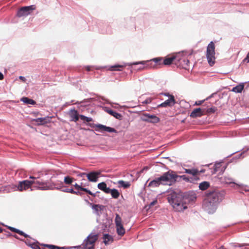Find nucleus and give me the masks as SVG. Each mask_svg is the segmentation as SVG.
Masks as SVG:
<instances>
[{
    "label": "nucleus",
    "instance_id": "423d86ee",
    "mask_svg": "<svg viewBox=\"0 0 249 249\" xmlns=\"http://www.w3.org/2000/svg\"><path fill=\"white\" fill-rule=\"evenodd\" d=\"M215 45L213 42L211 41L208 44L206 51V57L208 60V62L211 66L215 63Z\"/></svg>",
    "mask_w": 249,
    "mask_h": 249
},
{
    "label": "nucleus",
    "instance_id": "a878e982",
    "mask_svg": "<svg viewBox=\"0 0 249 249\" xmlns=\"http://www.w3.org/2000/svg\"><path fill=\"white\" fill-rule=\"evenodd\" d=\"M210 186V183L208 181H203L199 185L200 190L204 191L207 190Z\"/></svg>",
    "mask_w": 249,
    "mask_h": 249
},
{
    "label": "nucleus",
    "instance_id": "cd10ccee",
    "mask_svg": "<svg viewBox=\"0 0 249 249\" xmlns=\"http://www.w3.org/2000/svg\"><path fill=\"white\" fill-rule=\"evenodd\" d=\"M35 121L38 124H44L49 121L48 118H39L35 120Z\"/></svg>",
    "mask_w": 249,
    "mask_h": 249
},
{
    "label": "nucleus",
    "instance_id": "8fccbe9b",
    "mask_svg": "<svg viewBox=\"0 0 249 249\" xmlns=\"http://www.w3.org/2000/svg\"><path fill=\"white\" fill-rule=\"evenodd\" d=\"M217 249H226L223 246H221Z\"/></svg>",
    "mask_w": 249,
    "mask_h": 249
},
{
    "label": "nucleus",
    "instance_id": "dca6fc26",
    "mask_svg": "<svg viewBox=\"0 0 249 249\" xmlns=\"http://www.w3.org/2000/svg\"><path fill=\"white\" fill-rule=\"evenodd\" d=\"M100 173L91 172L89 174L83 173V175H86L88 180L91 182H96L98 181Z\"/></svg>",
    "mask_w": 249,
    "mask_h": 249
},
{
    "label": "nucleus",
    "instance_id": "37998d69",
    "mask_svg": "<svg viewBox=\"0 0 249 249\" xmlns=\"http://www.w3.org/2000/svg\"><path fill=\"white\" fill-rule=\"evenodd\" d=\"M4 78V76L3 74L0 72V80H3Z\"/></svg>",
    "mask_w": 249,
    "mask_h": 249
},
{
    "label": "nucleus",
    "instance_id": "aec40b11",
    "mask_svg": "<svg viewBox=\"0 0 249 249\" xmlns=\"http://www.w3.org/2000/svg\"><path fill=\"white\" fill-rule=\"evenodd\" d=\"M98 188L103 191L104 192H105L106 194H109V188L107 187V184L105 182H102L101 183H99L98 184Z\"/></svg>",
    "mask_w": 249,
    "mask_h": 249
},
{
    "label": "nucleus",
    "instance_id": "b1692460",
    "mask_svg": "<svg viewBox=\"0 0 249 249\" xmlns=\"http://www.w3.org/2000/svg\"><path fill=\"white\" fill-rule=\"evenodd\" d=\"M109 194L111 195V196L113 198L117 199L120 196V193L117 189H111L109 188Z\"/></svg>",
    "mask_w": 249,
    "mask_h": 249
},
{
    "label": "nucleus",
    "instance_id": "49530a36",
    "mask_svg": "<svg viewBox=\"0 0 249 249\" xmlns=\"http://www.w3.org/2000/svg\"><path fill=\"white\" fill-rule=\"evenodd\" d=\"M86 69L87 71H90V67L89 66H87L86 67Z\"/></svg>",
    "mask_w": 249,
    "mask_h": 249
},
{
    "label": "nucleus",
    "instance_id": "2f4dec72",
    "mask_svg": "<svg viewBox=\"0 0 249 249\" xmlns=\"http://www.w3.org/2000/svg\"><path fill=\"white\" fill-rule=\"evenodd\" d=\"M92 208L96 212L99 211H101L103 209V206L99 204H93L92 203H89Z\"/></svg>",
    "mask_w": 249,
    "mask_h": 249
},
{
    "label": "nucleus",
    "instance_id": "9b49d317",
    "mask_svg": "<svg viewBox=\"0 0 249 249\" xmlns=\"http://www.w3.org/2000/svg\"><path fill=\"white\" fill-rule=\"evenodd\" d=\"M180 54H177L175 55L172 56L171 57L165 58L164 59L162 58L160 65L163 64L164 65H169L173 62H174L176 65L178 64L177 60H180Z\"/></svg>",
    "mask_w": 249,
    "mask_h": 249
},
{
    "label": "nucleus",
    "instance_id": "a19ab883",
    "mask_svg": "<svg viewBox=\"0 0 249 249\" xmlns=\"http://www.w3.org/2000/svg\"><path fill=\"white\" fill-rule=\"evenodd\" d=\"M203 102H204V100L198 101L196 102L195 105H196V106H200L203 103Z\"/></svg>",
    "mask_w": 249,
    "mask_h": 249
},
{
    "label": "nucleus",
    "instance_id": "39448f33",
    "mask_svg": "<svg viewBox=\"0 0 249 249\" xmlns=\"http://www.w3.org/2000/svg\"><path fill=\"white\" fill-rule=\"evenodd\" d=\"M162 60V57H157L148 61H142L137 62H134L133 63L129 64L128 65L131 66L132 65H135L138 64L144 65V66L142 68H140L141 70L143 69L154 68H156L157 65H160Z\"/></svg>",
    "mask_w": 249,
    "mask_h": 249
},
{
    "label": "nucleus",
    "instance_id": "72a5a7b5",
    "mask_svg": "<svg viewBox=\"0 0 249 249\" xmlns=\"http://www.w3.org/2000/svg\"><path fill=\"white\" fill-rule=\"evenodd\" d=\"M125 65H116L112 66H111L110 68V70L111 71H120L119 68H123L124 67Z\"/></svg>",
    "mask_w": 249,
    "mask_h": 249
},
{
    "label": "nucleus",
    "instance_id": "a18cd8bd",
    "mask_svg": "<svg viewBox=\"0 0 249 249\" xmlns=\"http://www.w3.org/2000/svg\"><path fill=\"white\" fill-rule=\"evenodd\" d=\"M19 79L21 80H22L23 81H25V78L23 76H19Z\"/></svg>",
    "mask_w": 249,
    "mask_h": 249
},
{
    "label": "nucleus",
    "instance_id": "5701e85b",
    "mask_svg": "<svg viewBox=\"0 0 249 249\" xmlns=\"http://www.w3.org/2000/svg\"><path fill=\"white\" fill-rule=\"evenodd\" d=\"M244 88V84H240L235 87H233L231 90L232 91L236 93H241Z\"/></svg>",
    "mask_w": 249,
    "mask_h": 249
},
{
    "label": "nucleus",
    "instance_id": "de8ad7c7",
    "mask_svg": "<svg viewBox=\"0 0 249 249\" xmlns=\"http://www.w3.org/2000/svg\"><path fill=\"white\" fill-rule=\"evenodd\" d=\"M243 246H249V244H244L243 245H239L238 246L240 247H242Z\"/></svg>",
    "mask_w": 249,
    "mask_h": 249
},
{
    "label": "nucleus",
    "instance_id": "1a4fd4ad",
    "mask_svg": "<svg viewBox=\"0 0 249 249\" xmlns=\"http://www.w3.org/2000/svg\"><path fill=\"white\" fill-rule=\"evenodd\" d=\"M115 222L118 234L120 236L124 235L125 233V229L122 224V218L118 214H116Z\"/></svg>",
    "mask_w": 249,
    "mask_h": 249
},
{
    "label": "nucleus",
    "instance_id": "393cba45",
    "mask_svg": "<svg viewBox=\"0 0 249 249\" xmlns=\"http://www.w3.org/2000/svg\"><path fill=\"white\" fill-rule=\"evenodd\" d=\"M161 184L160 180H159V178L151 181L149 184L148 186L156 187L159 186Z\"/></svg>",
    "mask_w": 249,
    "mask_h": 249
},
{
    "label": "nucleus",
    "instance_id": "5fc2aeb1",
    "mask_svg": "<svg viewBox=\"0 0 249 249\" xmlns=\"http://www.w3.org/2000/svg\"><path fill=\"white\" fill-rule=\"evenodd\" d=\"M7 233H8V234H7V236H9V234H10V233H9V232H7Z\"/></svg>",
    "mask_w": 249,
    "mask_h": 249
},
{
    "label": "nucleus",
    "instance_id": "603ef678",
    "mask_svg": "<svg viewBox=\"0 0 249 249\" xmlns=\"http://www.w3.org/2000/svg\"><path fill=\"white\" fill-rule=\"evenodd\" d=\"M3 231V229L0 227V233L2 232Z\"/></svg>",
    "mask_w": 249,
    "mask_h": 249
},
{
    "label": "nucleus",
    "instance_id": "bb28decb",
    "mask_svg": "<svg viewBox=\"0 0 249 249\" xmlns=\"http://www.w3.org/2000/svg\"><path fill=\"white\" fill-rule=\"evenodd\" d=\"M8 229L10 231H12L15 232L16 233H17L19 234L20 235L24 236L25 237H28L29 236L27 234L25 233L22 231H20V230H19L18 229H17L15 228L11 227H9Z\"/></svg>",
    "mask_w": 249,
    "mask_h": 249
},
{
    "label": "nucleus",
    "instance_id": "c756f323",
    "mask_svg": "<svg viewBox=\"0 0 249 249\" xmlns=\"http://www.w3.org/2000/svg\"><path fill=\"white\" fill-rule=\"evenodd\" d=\"M118 183L120 186L123 187L124 188H128L130 186L129 182L124 181L122 180H119Z\"/></svg>",
    "mask_w": 249,
    "mask_h": 249
},
{
    "label": "nucleus",
    "instance_id": "4468645a",
    "mask_svg": "<svg viewBox=\"0 0 249 249\" xmlns=\"http://www.w3.org/2000/svg\"><path fill=\"white\" fill-rule=\"evenodd\" d=\"M95 130L101 132H108L117 133V131L114 128L107 126L106 125L98 124L95 125Z\"/></svg>",
    "mask_w": 249,
    "mask_h": 249
},
{
    "label": "nucleus",
    "instance_id": "4be33fe9",
    "mask_svg": "<svg viewBox=\"0 0 249 249\" xmlns=\"http://www.w3.org/2000/svg\"><path fill=\"white\" fill-rule=\"evenodd\" d=\"M103 238L104 239V243L105 245H108L113 241L112 237L108 234H104Z\"/></svg>",
    "mask_w": 249,
    "mask_h": 249
},
{
    "label": "nucleus",
    "instance_id": "2eb2a0df",
    "mask_svg": "<svg viewBox=\"0 0 249 249\" xmlns=\"http://www.w3.org/2000/svg\"><path fill=\"white\" fill-rule=\"evenodd\" d=\"M31 246L33 249H41L39 245L37 244H32ZM42 249H63V248H60L53 245L42 244Z\"/></svg>",
    "mask_w": 249,
    "mask_h": 249
},
{
    "label": "nucleus",
    "instance_id": "6e6552de",
    "mask_svg": "<svg viewBox=\"0 0 249 249\" xmlns=\"http://www.w3.org/2000/svg\"><path fill=\"white\" fill-rule=\"evenodd\" d=\"M36 9L35 5H32L28 6H23L21 7L18 11L17 16L18 17H26L31 14V13Z\"/></svg>",
    "mask_w": 249,
    "mask_h": 249
},
{
    "label": "nucleus",
    "instance_id": "473e14b6",
    "mask_svg": "<svg viewBox=\"0 0 249 249\" xmlns=\"http://www.w3.org/2000/svg\"><path fill=\"white\" fill-rule=\"evenodd\" d=\"M73 178L69 176L65 177L64 179V181L66 184H71L73 182Z\"/></svg>",
    "mask_w": 249,
    "mask_h": 249
},
{
    "label": "nucleus",
    "instance_id": "f257e3e1",
    "mask_svg": "<svg viewBox=\"0 0 249 249\" xmlns=\"http://www.w3.org/2000/svg\"><path fill=\"white\" fill-rule=\"evenodd\" d=\"M30 178L32 179V180H25L19 182L18 187L19 191H23V190H26L31 188L32 186L43 190H52L56 188L54 184L44 182L42 180L36 178L33 176H30Z\"/></svg>",
    "mask_w": 249,
    "mask_h": 249
},
{
    "label": "nucleus",
    "instance_id": "c85d7f7f",
    "mask_svg": "<svg viewBox=\"0 0 249 249\" xmlns=\"http://www.w3.org/2000/svg\"><path fill=\"white\" fill-rule=\"evenodd\" d=\"M107 112L116 119H121L122 117L121 114L112 109L107 110Z\"/></svg>",
    "mask_w": 249,
    "mask_h": 249
},
{
    "label": "nucleus",
    "instance_id": "09e8293b",
    "mask_svg": "<svg viewBox=\"0 0 249 249\" xmlns=\"http://www.w3.org/2000/svg\"><path fill=\"white\" fill-rule=\"evenodd\" d=\"M199 171V174L201 173H204L205 172V170H201L200 171Z\"/></svg>",
    "mask_w": 249,
    "mask_h": 249
},
{
    "label": "nucleus",
    "instance_id": "ddd939ff",
    "mask_svg": "<svg viewBox=\"0 0 249 249\" xmlns=\"http://www.w3.org/2000/svg\"><path fill=\"white\" fill-rule=\"evenodd\" d=\"M142 120L145 122L157 123L160 121V119L155 115H150L148 113L144 114L142 117Z\"/></svg>",
    "mask_w": 249,
    "mask_h": 249
},
{
    "label": "nucleus",
    "instance_id": "c03bdc74",
    "mask_svg": "<svg viewBox=\"0 0 249 249\" xmlns=\"http://www.w3.org/2000/svg\"><path fill=\"white\" fill-rule=\"evenodd\" d=\"M72 194H75L77 195H81V193L79 191L76 192V191H74V193H73Z\"/></svg>",
    "mask_w": 249,
    "mask_h": 249
},
{
    "label": "nucleus",
    "instance_id": "7ed1b4c3",
    "mask_svg": "<svg viewBox=\"0 0 249 249\" xmlns=\"http://www.w3.org/2000/svg\"><path fill=\"white\" fill-rule=\"evenodd\" d=\"M223 197V194L218 190L208 191L203 204L205 209L209 211V213L211 212L210 210H215V204L221 200Z\"/></svg>",
    "mask_w": 249,
    "mask_h": 249
},
{
    "label": "nucleus",
    "instance_id": "3c124183",
    "mask_svg": "<svg viewBox=\"0 0 249 249\" xmlns=\"http://www.w3.org/2000/svg\"><path fill=\"white\" fill-rule=\"evenodd\" d=\"M145 103H146V104H148V103H150V101H148L147 100H146V101H145Z\"/></svg>",
    "mask_w": 249,
    "mask_h": 249
},
{
    "label": "nucleus",
    "instance_id": "f704fd0d",
    "mask_svg": "<svg viewBox=\"0 0 249 249\" xmlns=\"http://www.w3.org/2000/svg\"><path fill=\"white\" fill-rule=\"evenodd\" d=\"M221 163H217L213 165V170L212 172V174H214L216 173L217 171H219V169L221 167Z\"/></svg>",
    "mask_w": 249,
    "mask_h": 249
},
{
    "label": "nucleus",
    "instance_id": "7c9ffc66",
    "mask_svg": "<svg viewBox=\"0 0 249 249\" xmlns=\"http://www.w3.org/2000/svg\"><path fill=\"white\" fill-rule=\"evenodd\" d=\"M21 100L27 104L35 105L36 104V102L34 100L27 97H23Z\"/></svg>",
    "mask_w": 249,
    "mask_h": 249
},
{
    "label": "nucleus",
    "instance_id": "f8f14e48",
    "mask_svg": "<svg viewBox=\"0 0 249 249\" xmlns=\"http://www.w3.org/2000/svg\"><path fill=\"white\" fill-rule=\"evenodd\" d=\"M165 95L169 97L168 100L164 101L163 103L160 104L158 106V107H172L175 103V99L174 96L173 95H170L169 93H165Z\"/></svg>",
    "mask_w": 249,
    "mask_h": 249
},
{
    "label": "nucleus",
    "instance_id": "20e7f679",
    "mask_svg": "<svg viewBox=\"0 0 249 249\" xmlns=\"http://www.w3.org/2000/svg\"><path fill=\"white\" fill-rule=\"evenodd\" d=\"M178 178V176L174 172L169 171L159 177V180L162 184L171 185L177 180Z\"/></svg>",
    "mask_w": 249,
    "mask_h": 249
},
{
    "label": "nucleus",
    "instance_id": "58836bf2",
    "mask_svg": "<svg viewBox=\"0 0 249 249\" xmlns=\"http://www.w3.org/2000/svg\"><path fill=\"white\" fill-rule=\"evenodd\" d=\"M64 192H67V193H70L71 194L74 193V191L73 190V189H66L65 190H63Z\"/></svg>",
    "mask_w": 249,
    "mask_h": 249
},
{
    "label": "nucleus",
    "instance_id": "c9c22d12",
    "mask_svg": "<svg viewBox=\"0 0 249 249\" xmlns=\"http://www.w3.org/2000/svg\"><path fill=\"white\" fill-rule=\"evenodd\" d=\"M80 118L83 120V121H86L87 122H92L93 121L92 119L91 118H90V117H86L84 115H80Z\"/></svg>",
    "mask_w": 249,
    "mask_h": 249
},
{
    "label": "nucleus",
    "instance_id": "e433bc0d",
    "mask_svg": "<svg viewBox=\"0 0 249 249\" xmlns=\"http://www.w3.org/2000/svg\"><path fill=\"white\" fill-rule=\"evenodd\" d=\"M182 178L184 180H185L187 182H193V178H189L188 177H186L185 175H182V176H178V178Z\"/></svg>",
    "mask_w": 249,
    "mask_h": 249
},
{
    "label": "nucleus",
    "instance_id": "f03ea898",
    "mask_svg": "<svg viewBox=\"0 0 249 249\" xmlns=\"http://www.w3.org/2000/svg\"><path fill=\"white\" fill-rule=\"evenodd\" d=\"M167 199L173 209L177 212H181L187 208L188 199L181 193L173 192L168 196Z\"/></svg>",
    "mask_w": 249,
    "mask_h": 249
},
{
    "label": "nucleus",
    "instance_id": "0eeeda50",
    "mask_svg": "<svg viewBox=\"0 0 249 249\" xmlns=\"http://www.w3.org/2000/svg\"><path fill=\"white\" fill-rule=\"evenodd\" d=\"M98 239V234H90L84 241L82 246L83 249H94L95 243Z\"/></svg>",
    "mask_w": 249,
    "mask_h": 249
},
{
    "label": "nucleus",
    "instance_id": "a211bd4d",
    "mask_svg": "<svg viewBox=\"0 0 249 249\" xmlns=\"http://www.w3.org/2000/svg\"><path fill=\"white\" fill-rule=\"evenodd\" d=\"M87 185H87L86 184H84L82 182L81 183L80 185H79L77 183H75V184L73 185L75 189L84 191V192L87 193L88 194H89V195L92 196H95V194L92 193L90 190L84 188V187H85Z\"/></svg>",
    "mask_w": 249,
    "mask_h": 249
},
{
    "label": "nucleus",
    "instance_id": "f3484780",
    "mask_svg": "<svg viewBox=\"0 0 249 249\" xmlns=\"http://www.w3.org/2000/svg\"><path fill=\"white\" fill-rule=\"evenodd\" d=\"M204 111V109H202L200 108H195L191 113L190 117L193 118L200 117L205 114Z\"/></svg>",
    "mask_w": 249,
    "mask_h": 249
},
{
    "label": "nucleus",
    "instance_id": "6ab92c4d",
    "mask_svg": "<svg viewBox=\"0 0 249 249\" xmlns=\"http://www.w3.org/2000/svg\"><path fill=\"white\" fill-rule=\"evenodd\" d=\"M185 173L192 175L194 177L193 180H197L199 178L197 177L199 175V171L198 169L195 168L184 169Z\"/></svg>",
    "mask_w": 249,
    "mask_h": 249
},
{
    "label": "nucleus",
    "instance_id": "79ce46f5",
    "mask_svg": "<svg viewBox=\"0 0 249 249\" xmlns=\"http://www.w3.org/2000/svg\"><path fill=\"white\" fill-rule=\"evenodd\" d=\"M157 203V200H154L153 201H152V202L150 203L149 206H150V207H151L152 206H153L155 205H156Z\"/></svg>",
    "mask_w": 249,
    "mask_h": 249
},
{
    "label": "nucleus",
    "instance_id": "9d476101",
    "mask_svg": "<svg viewBox=\"0 0 249 249\" xmlns=\"http://www.w3.org/2000/svg\"><path fill=\"white\" fill-rule=\"evenodd\" d=\"M178 54H180V60H177L178 64L177 65L181 67L183 69L188 70L189 69L190 61L184 55V52L179 53Z\"/></svg>",
    "mask_w": 249,
    "mask_h": 249
},
{
    "label": "nucleus",
    "instance_id": "864d4df0",
    "mask_svg": "<svg viewBox=\"0 0 249 249\" xmlns=\"http://www.w3.org/2000/svg\"><path fill=\"white\" fill-rule=\"evenodd\" d=\"M80 247H81V246H77V247H76V248H77V249H79V248H80Z\"/></svg>",
    "mask_w": 249,
    "mask_h": 249
},
{
    "label": "nucleus",
    "instance_id": "4c0bfd02",
    "mask_svg": "<svg viewBox=\"0 0 249 249\" xmlns=\"http://www.w3.org/2000/svg\"><path fill=\"white\" fill-rule=\"evenodd\" d=\"M217 110V108L215 107H213L210 108H209L206 110V113H214Z\"/></svg>",
    "mask_w": 249,
    "mask_h": 249
},
{
    "label": "nucleus",
    "instance_id": "ea45409f",
    "mask_svg": "<svg viewBox=\"0 0 249 249\" xmlns=\"http://www.w3.org/2000/svg\"><path fill=\"white\" fill-rule=\"evenodd\" d=\"M244 62L249 63V53H248L247 57L244 59Z\"/></svg>",
    "mask_w": 249,
    "mask_h": 249
},
{
    "label": "nucleus",
    "instance_id": "412c9836",
    "mask_svg": "<svg viewBox=\"0 0 249 249\" xmlns=\"http://www.w3.org/2000/svg\"><path fill=\"white\" fill-rule=\"evenodd\" d=\"M70 115L72 118V121L75 122H77L80 118V115H79L77 111L75 110H71Z\"/></svg>",
    "mask_w": 249,
    "mask_h": 249
}]
</instances>
